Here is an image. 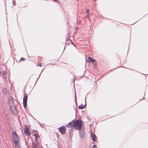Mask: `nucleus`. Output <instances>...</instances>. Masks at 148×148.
Wrapping results in <instances>:
<instances>
[{
  "label": "nucleus",
  "mask_w": 148,
  "mask_h": 148,
  "mask_svg": "<svg viewBox=\"0 0 148 148\" xmlns=\"http://www.w3.org/2000/svg\"><path fill=\"white\" fill-rule=\"evenodd\" d=\"M12 135L14 141L16 144V148H19V144H18L19 141V137L17 136L16 133L15 132H12Z\"/></svg>",
  "instance_id": "obj_1"
},
{
  "label": "nucleus",
  "mask_w": 148,
  "mask_h": 148,
  "mask_svg": "<svg viewBox=\"0 0 148 148\" xmlns=\"http://www.w3.org/2000/svg\"><path fill=\"white\" fill-rule=\"evenodd\" d=\"M74 126L75 128L77 130L81 129L82 127V122L81 120H77L74 121Z\"/></svg>",
  "instance_id": "obj_2"
},
{
  "label": "nucleus",
  "mask_w": 148,
  "mask_h": 148,
  "mask_svg": "<svg viewBox=\"0 0 148 148\" xmlns=\"http://www.w3.org/2000/svg\"><path fill=\"white\" fill-rule=\"evenodd\" d=\"M24 131L25 134L26 135H30L31 133L30 130L28 126H26L24 128Z\"/></svg>",
  "instance_id": "obj_3"
},
{
  "label": "nucleus",
  "mask_w": 148,
  "mask_h": 148,
  "mask_svg": "<svg viewBox=\"0 0 148 148\" xmlns=\"http://www.w3.org/2000/svg\"><path fill=\"white\" fill-rule=\"evenodd\" d=\"M27 98L28 96L27 95L25 94V96L23 98V105L25 108H26V107Z\"/></svg>",
  "instance_id": "obj_4"
},
{
  "label": "nucleus",
  "mask_w": 148,
  "mask_h": 148,
  "mask_svg": "<svg viewBox=\"0 0 148 148\" xmlns=\"http://www.w3.org/2000/svg\"><path fill=\"white\" fill-rule=\"evenodd\" d=\"M60 132L62 134H64L66 132V129L64 126H62L59 128Z\"/></svg>",
  "instance_id": "obj_5"
},
{
  "label": "nucleus",
  "mask_w": 148,
  "mask_h": 148,
  "mask_svg": "<svg viewBox=\"0 0 148 148\" xmlns=\"http://www.w3.org/2000/svg\"><path fill=\"white\" fill-rule=\"evenodd\" d=\"M79 130V134L80 136L82 138H83L85 136V132L84 129H81Z\"/></svg>",
  "instance_id": "obj_6"
},
{
  "label": "nucleus",
  "mask_w": 148,
  "mask_h": 148,
  "mask_svg": "<svg viewBox=\"0 0 148 148\" xmlns=\"http://www.w3.org/2000/svg\"><path fill=\"white\" fill-rule=\"evenodd\" d=\"M74 121H73L72 122H70L69 123V124L67 125H66V127H74Z\"/></svg>",
  "instance_id": "obj_7"
},
{
  "label": "nucleus",
  "mask_w": 148,
  "mask_h": 148,
  "mask_svg": "<svg viewBox=\"0 0 148 148\" xmlns=\"http://www.w3.org/2000/svg\"><path fill=\"white\" fill-rule=\"evenodd\" d=\"M87 61L88 63H90L91 61L92 62V63H93L96 62V61L95 59L89 57L87 60Z\"/></svg>",
  "instance_id": "obj_8"
},
{
  "label": "nucleus",
  "mask_w": 148,
  "mask_h": 148,
  "mask_svg": "<svg viewBox=\"0 0 148 148\" xmlns=\"http://www.w3.org/2000/svg\"><path fill=\"white\" fill-rule=\"evenodd\" d=\"M91 136L92 140L95 141H96L97 137L96 135L94 134H91Z\"/></svg>",
  "instance_id": "obj_9"
},
{
  "label": "nucleus",
  "mask_w": 148,
  "mask_h": 148,
  "mask_svg": "<svg viewBox=\"0 0 148 148\" xmlns=\"http://www.w3.org/2000/svg\"><path fill=\"white\" fill-rule=\"evenodd\" d=\"M2 91L3 93L5 94H8V90L5 88H3L2 89Z\"/></svg>",
  "instance_id": "obj_10"
},
{
  "label": "nucleus",
  "mask_w": 148,
  "mask_h": 148,
  "mask_svg": "<svg viewBox=\"0 0 148 148\" xmlns=\"http://www.w3.org/2000/svg\"><path fill=\"white\" fill-rule=\"evenodd\" d=\"M38 146V143L37 141L35 142L32 144V146L33 148H37Z\"/></svg>",
  "instance_id": "obj_11"
},
{
  "label": "nucleus",
  "mask_w": 148,
  "mask_h": 148,
  "mask_svg": "<svg viewBox=\"0 0 148 148\" xmlns=\"http://www.w3.org/2000/svg\"><path fill=\"white\" fill-rule=\"evenodd\" d=\"M34 136L35 138V142L37 141L38 140V138H39V136H38V134L36 133L34 134Z\"/></svg>",
  "instance_id": "obj_12"
},
{
  "label": "nucleus",
  "mask_w": 148,
  "mask_h": 148,
  "mask_svg": "<svg viewBox=\"0 0 148 148\" xmlns=\"http://www.w3.org/2000/svg\"><path fill=\"white\" fill-rule=\"evenodd\" d=\"M8 102L10 105H12V104L13 101L11 98H10L8 99Z\"/></svg>",
  "instance_id": "obj_13"
},
{
  "label": "nucleus",
  "mask_w": 148,
  "mask_h": 148,
  "mask_svg": "<svg viewBox=\"0 0 148 148\" xmlns=\"http://www.w3.org/2000/svg\"><path fill=\"white\" fill-rule=\"evenodd\" d=\"M86 104H85V105H84L82 104L81 105L79 106L78 107V108L80 109H83L86 106Z\"/></svg>",
  "instance_id": "obj_14"
},
{
  "label": "nucleus",
  "mask_w": 148,
  "mask_h": 148,
  "mask_svg": "<svg viewBox=\"0 0 148 148\" xmlns=\"http://www.w3.org/2000/svg\"><path fill=\"white\" fill-rule=\"evenodd\" d=\"M93 67L95 69V68H97V64L96 63H95L93 65Z\"/></svg>",
  "instance_id": "obj_15"
},
{
  "label": "nucleus",
  "mask_w": 148,
  "mask_h": 148,
  "mask_svg": "<svg viewBox=\"0 0 148 148\" xmlns=\"http://www.w3.org/2000/svg\"><path fill=\"white\" fill-rule=\"evenodd\" d=\"M6 72L5 71H3V72L2 73V74L3 75H6Z\"/></svg>",
  "instance_id": "obj_16"
},
{
  "label": "nucleus",
  "mask_w": 148,
  "mask_h": 148,
  "mask_svg": "<svg viewBox=\"0 0 148 148\" xmlns=\"http://www.w3.org/2000/svg\"><path fill=\"white\" fill-rule=\"evenodd\" d=\"M37 65L38 66H41V63L40 62H38V64H37Z\"/></svg>",
  "instance_id": "obj_17"
},
{
  "label": "nucleus",
  "mask_w": 148,
  "mask_h": 148,
  "mask_svg": "<svg viewBox=\"0 0 148 148\" xmlns=\"http://www.w3.org/2000/svg\"><path fill=\"white\" fill-rule=\"evenodd\" d=\"M3 77L4 79H6L7 77L6 75H3Z\"/></svg>",
  "instance_id": "obj_18"
},
{
  "label": "nucleus",
  "mask_w": 148,
  "mask_h": 148,
  "mask_svg": "<svg viewBox=\"0 0 148 148\" xmlns=\"http://www.w3.org/2000/svg\"><path fill=\"white\" fill-rule=\"evenodd\" d=\"M92 148H97V146L96 145H94L92 146Z\"/></svg>",
  "instance_id": "obj_19"
},
{
  "label": "nucleus",
  "mask_w": 148,
  "mask_h": 148,
  "mask_svg": "<svg viewBox=\"0 0 148 148\" xmlns=\"http://www.w3.org/2000/svg\"><path fill=\"white\" fill-rule=\"evenodd\" d=\"M14 6L15 5V1L14 0H13V2H12Z\"/></svg>",
  "instance_id": "obj_20"
},
{
  "label": "nucleus",
  "mask_w": 148,
  "mask_h": 148,
  "mask_svg": "<svg viewBox=\"0 0 148 148\" xmlns=\"http://www.w3.org/2000/svg\"><path fill=\"white\" fill-rule=\"evenodd\" d=\"M87 13L88 14V15L89 14V10L88 9L87 10Z\"/></svg>",
  "instance_id": "obj_21"
},
{
  "label": "nucleus",
  "mask_w": 148,
  "mask_h": 148,
  "mask_svg": "<svg viewBox=\"0 0 148 148\" xmlns=\"http://www.w3.org/2000/svg\"><path fill=\"white\" fill-rule=\"evenodd\" d=\"M21 60H25V59L24 58H21Z\"/></svg>",
  "instance_id": "obj_22"
},
{
  "label": "nucleus",
  "mask_w": 148,
  "mask_h": 148,
  "mask_svg": "<svg viewBox=\"0 0 148 148\" xmlns=\"http://www.w3.org/2000/svg\"><path fill=\"white\" fill-rule=\"evenodd\" d=\"M75 101L76 102V95L75 94Z\"/></svg>",
  "instance_id": "obj_23"
},
{
  "label": "nucleus",
  "mask_w": 148,
  "mask_h": 148,
  "mask_svg": "<svg viewBox=\"0 0 148 148\" xmlns=\"http://www.w3.org/2000/svg\"><path fill=\"white\" fill-rule=\"evenodd\" d=\"M55 2H57V0H53Z\"/></svg>",
  "instance_id": "obj_24"
},
{
  "label": "nucleus",
  "mask_w": 148,
  "mask_h": 148,
  "mask_svg": "<svg viewBox=\"0 0 148 148\" xmlns=\"http://www.w3.org/2000/svg\"><path fill=\"white\" fill-rule=\"evenodd\" d=\"M89 15V14L88 15V14H87V16L88 17Z\"/></svg>",
  "instance_id": "obj_25"
},
{
  "label": "nucleus",
  "mask_w": 148,
  "mask_h": 148,
  "mask_svg": "<svg viewBox=\"0 0 148 148\" xmlns=\"http://www.w3.org/2000/svg\"><path fill=\"white\" fill-rule=\"evenodd\" d=\"M33 132H36V131H35H35H33Z\"/></svg>",
  "instance_id": "obj_26"
},
{
  "label": "nucleus",
  "mask_w": 148,
  "mask_h": 148,
  "mask_svg": "<svg viewBox=\"0 0 148 148\" xmlns=\"http://www.w3.org/2000/svg\"><path fill=\"white\" fill-rule=\"evenodd\" d=\"M94 1H96V0H93Z\"/></svg>",
  "instance_id": "obj_27"
}]
</instances>
